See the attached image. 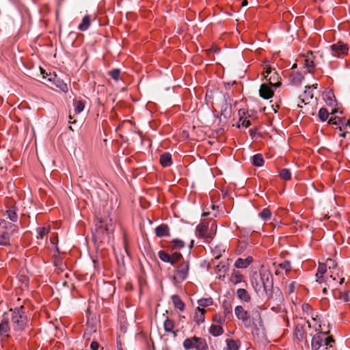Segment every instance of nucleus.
Segmentation results:
<instances>
[{
  "label": "nucleus",
  "instance_id": "obj_1",
  "mask_svg": "<svg viewBox=\"0 0 350 350\" xmlns=\"http://www.w3.org/2000/svg\"><path fill=\"white\" fill-rule=\"evenodd\" d=\"M28 317L23 306L10 309L3 313L0 322V336L8 338L10 333L18 338L28 326Z\"/></svg>",
  "mask_w": 350,
  "mask_h": 350
},
{
  "label": "nucleus",
  "instance_id": "obj_2",
  "mask_svg": "<svg viewBox=\"0 0 350 350\" xmlns=\"http://www.w3.org/2000/svg\"><path fill=\"white\" fill-rule=\"evenodd\" d=\"M183 345L185 350H208L206 340L196 336L186 338Z\"/></svg>",
  "mask_w": 350,
  "mask_h": 350
},
{
  "label": "nucleus",
  "instance_id": "obj_3",
  "mask_svg": "<svg viewBox=\"0 0 350 350\" xmlns=\"http://www.w3.org/2000/svg\"><path fill=\"white\" fill-rule=\"evenodd\" d=\"M189 261H183L175 269L174 271L173 282L174 285L180 284L187 279L189 275Z\"/></svg>",
  "mask_w": 350,
  "mask_h": 350
},
{
  "label": "nucleus",
  "instance_id": "obj_4",
  "mask_svg": "<svg viewBox=\"0 0 350 350\" xmlns=\"http://www.w3.org/2000/svg\"><path fill=\"white\" fill-rule=\"evenodd\" d=\"M334 342L332 336H327V332H320L312 337L311 348L312 350H319L323 345L332 347L331 343Z\"/></svg>",
  "mask_w": 350,
  "mask_h": 350
},
{
  "label": "nucleus",
  "instance_id": "obj_5",
  "mask_svg": "<svg viewBox=\"0 0 350 350\" xmlns=\"http://www.w3.org/2000/svg\"><path fill=\"white\" fill-rule=\"evenodd\" d=\"M114 221L111 217L100 218L96 224V233L98 234H102L103 237L112 233L114 230Z\"/></svg>",
  "mask_w": 350,
  "mask_h": 350
},
{
  "label": "nucleus",
  "instance_id": "obj_6",
  "mask_svg": "<svg viewBox=\"0 0 350 350\" xmlns=\"http://www.w3.org/2000/svg\"><path fill=\"white\" fill-rule=\"evenodd\" d=\"M41 74L43 78L46 79V81L49 82L51 85H54L56 88L64 92H68V86L63 80L55 74H48L44 70L40 68Z\"/></svg>",
  "mask_w": 350,
  "mask_h": 350
},
{
  "label": "nucleus",
  "instance_id": "obj_7",
  "mask_svg": "<svg viewBox=\"0 0 350 350\" xmlns=\"http://www.w3.org/2000/svg\"><path fill=\"white\" fill-rule=\"evenodd\" d=\"M265 70L262 73L264 78L269 83L273 88H278L281 85L280 76L275 70L272 69L269 66L267 65L264 68Z\"/></svg>",
  "mask_w": 350,
  "mask_h": 350
},
{
  "label": "nucleus",
  "instance_id": "obj_8",
  "mask_svg": "<svg viewBox=\"0 0 350 350\" xmlns=\"http://www.w3.org/2000/svg\"><path fill=\"white\" fill-rule=\"evenodd\" d=\"M216 226L214 224L211 225V229H208V224L207 223H200L199 224L196 230V233L197 237L205 239H208L213 238V235L215 234Z\"/></svg>",
  "mask_w": 350,
  "mask_h": 350
},
{
  "label": "nucleus",
  "instance_id": "obj_9",
  "mask_svg": "<svg viewBox=\"0 0 350 350\" xmlns=\"http://www.w3.org/2000/svg\"><path fill=\"white\" fill-rule=\"evenodd\" d=\"M331 53L334 57L343 58L348 54L349 46L347 44L338 42L330 46Z\"/></svg>",
  "mask_w": 350,
  "mask_h": 350
},
{
  "label": "nucleus",
  "instance_id": "obj_10",
  "mask_svg": "<svg viewBox=\"0 0 350 350\" xmlns=\"http://www.w3.org/2000/svg\"><path fill=\"white\" fill-rule=\"evenodd\" d=\"M326 271L327 265H325V263H319L317 269V273L316 274L317 282H318L319 283H322L325 282L323 275L326 272ZM336 278L333 277L332 275H330L329 278H326L325 282L328 286H334L332 282H334Z\"/></svg>",
  "mask_w": 350,
  "mask_h": 350
},
{
  "label": "nucleus",
  "instance_id": "obj_11",
  "mask_svg": "<svg viewBox=\"0 0 350 350\" xmlns=\"http://www.w3.org/2000/svg\"><path fill=\"white\" fill-rule=\"evenodd\" d=\"M234 314L239 320H241L246 327L250 326V315L248 312L245 310L242 306H237L234 308Z\"/></svg>",
  "mask_w": 350,
  "mask_h": 350
},
{
  "label": "nucleus",
  "instance_id": "obj_12",
  "mask_svg": "<svg viewBox=\"0 0 350 350\" xmlns=\"http://www.w3.org/2000/svg\"><path fill=\"white\" fill-rule=\"evenodd\" d=\"M345 118L335 116L328 120V124L338 126V129L341 132L340 135L342 137H346L348 132L345 131Z\"/></svg>",
  "mask_w": 350,
  "mask_h": 350
},
{
  "label": "nucleus",
  "instance_id": "obj_13",
  "mask_svg": "<svg viewBox=\"0 0 350 350\" xmlns=\"http://www.w3.org/2000/svg\"><path fill=\"white\" fill-rule=\"evenodd\" d=\"M259 95L261 98L267 100L273 96L274 92L271 87L266 83H262L259 89Z\"/></svg>",
  "mask_w": 350,
  "mask_h": 350
},
{
  "label": "nucleus",
  "instance_id": "obj_14",
  "mask_svg": "<svg viewBox=\"0 0 350 350\" xmlns=\"http://www.w3.org/2000/svg\"><path fill=\"white\" fill-rule=\"evenodd\" d=\"M206 310L204 308L198 307L195 310V314L193 317V321L198 324L200 325L204 322L205 316L204 314Z\"/></svg>",
  "mask_w": 350,
  "mask_h": 350
},
{
  "label": "nucleus",
  "instance_id": "obj_15",
  "mask_svg": "<svg viewBox=\"0 0 350 350\" xmlns=\"http://www.w3.org/2000/svg\"><path fill=\"white\" fill-rule=\"evenodd\" d=\"M252 325L255 327L262 325V320L260 312L257 309H254L252 312Z\"/></svg>",
  "mask_w": 350,
  "mask_h": 350
},
{
  "label": "nucleus",
  "instance_id": "obj_16",
  "mask_svg": "<svg viewBox=\"0 0 350 350\" xmlns=\"http://www.w3.org/2000/svg\"><path fill=\"white\" fill-rule=\"evenodd\" d=\"M253 259L249 256L245 259L239 258L234 262V267L238 269L247 268L252 262Z\"/></svg>",
  "mask_w": 350,
  "mask_h": 350
},
{
  "label": "nucleus",
  "instance_id": "obj_17",
  "mask_svg": "<svg viewBox=\"0 0 350 350\" xmlns=\"http://www.w3.org/2000/svg\"><path fill=\"white\" fill-rule=\"evenodd\" d=\"M260 282L263 286L264 291L267 293L269 288L272 286V281L269 280V273H260Z\"/></svg>",
  "mask_w": 350,
  "mask_h": 350
},
{
  "label": "nucleus",
  "instance_id": "obj_18",
  "mask_svg": "<svg viewBox=\"0 0 350 350\" xmlns=\"http://www.w3.org/2000/svg\"><path fill=\"white\" fill-rule=\"evenodd\" d=\"M155 234L158 237L170 235V228L166 224H161L155 228Z\"/></svg>",
  "mask_w": 350,
  "mask_h": 350
},
{
  "label": "nucleus",
  "instance_id": "obj_19",
  "mask_svg": "<svg viewBox=\"0 0 350 350\" xmlns=\"http://www.w3.org/2000/svg\"><path fill=\"white\" fill-rule=\"evenodd\" d=\"M237 296L241 301L248 303L251 301V296L245 288H238L237 291Z\"/></svg>",
  "mask_w": 350,
  "mask_h": 350
},
{
  "label": "nucleus",
  "instance_id": "obj_20",
  "mask_svg": "<svg viewBox=\"0 0 350 350\" xmlns=\"http://www.w3.org/2000/svg\"><path fill=\"white\" fill-rule=\"evenodd\" d=\"M160 163L164 167L170 166L172 164L171 154L169 152H164L161 154Z\"/></svg>",
  "mask_w": 350,
  "mask_h": 350
},
{
  "label": "nucleus",
  "instance_id": "obj_21",
  "mask_svg": "<svg viewBox=\"0 0 350 350\" xmlns=\"http://www.w3.org/2000/svg\"><path fill=\"white\" fill-rule=\"evenodd\" d=\"M226 347L223 350H239L241 347V343L239 340L233 339H227Z\"/></svg>",
  "mask_w": 350,
  "mask_h": 350
},
{
  "label": "nucleus",
  "instance_id": "obj_22",
  "mask_svg": "<svg viewBox=\"0 0 350 350\" xmlns=\"http://www.w3.org/2000/svg\"><path fill=\"white\" fill-rule=\"evenodd\" d=\"M230 113L231 104L226 100L225 103L221 106L220 116H224V118L228 119L230 117Z\"/></svg>",
  "mask_w": 350,
  "mask_h": 350
},
{
  "label": "nucleus",
  "instance_id": "obj_23",
  "mask_svg": "<svg viewBox=\"0 0 350 350\" xmlns=\"http://www.w3.org/2000/svg\"><path fill=\"white\" fill-rule=\"evenodd\" d=\"M243 275L237 271L234 270L230 278V282L236 285L241 283L243 280Z\"/></svg>",
  "mask_w": 350,
  "mask_h": 350
},
{
  "label": "nucleus",
  "instance_id": "obj_24",
  "mask_svg": "<svg viewBox=\"0 0 350 350\" xmlns=\"http://www.w3.org/2000/svg\"><path fill=\"white\" fill-rule=\"evenodd\" d=\"M172 301L175 306V308H178L180 311L184 310L185 309V304L180 299V296L178 295H173L172 296Z\"/></svg>",
  "mask_w": 350,
  "mask_h": 350
},
{
  "label": "nucleus",
  "instance_id": "obj_25",
  "mask_svg": "<svg viewBox=\"0 0 350 350\" xmlns=\"http://www.w3.org/2000/svg\"><path fill=\"white\" fill-rule=\"evenodd\" d=\"M209 333L213 336H219L224 333V329L219 325L212 324L209 328Z\"/></svg>",
  "mask_w": 350,
  "mask_h": 350
},
{
  "label": "nucleus",
  "instance_id": "obj_26",
  "mask_svg": "<svg viewBox=\"0 0 350 350\" xmlns=\"http://www.w3.org/2000/svg\"><path fill=\"white\" fill-rule=\"evenodd\" d=\"M0 245H10V234L8 232H3L0 234Z\"/></svg>",
  "mask_w": 350,
  "mask_h": 350
},
{
  "label": "nucleus",
  "instance_id": "obj_27",
  "mask_svg": "<svg viewBox=\"0 0 350 350\" xmlns=\"http://www.w3.org/2000/svg\"><path fill=\"white\" fill-rule=\"evenodd\" d=\"M313 98V93L312 90L307 89L304 91L303 95L300 96V101L301 103L307 104L310 99Z\"/></svg>",
  "mask_w": 350,
  "mask_h": 350
},
{
  "label": "nucleus",
  "instance_id": "obj_28",
  "mask_svg": "<svg viewBox=\"0 0 350 350\" xmlns=\"http://www.w3.org/2000/svg\"><path fill=\"white\" fill-rule=\"evenodd\" d=\"M304 77L300 72H293L290 76L291 83L297 85L301 83Z\"/></svg>",
  "mask_w": 350,
  "mask_h": 350
},
{
  "label": "nucleus",
  "instance_id": "obj_29",
  "mask_svg": "<svg viewBox=\"0 0 350 350\" xmlns=\"http://www.w3.org/2000/svg\"><path fill=\"white\" fill-rule=\"evenodd\" d=\"M264 159L261 154H256L252 157V164L256 167H261L264 165Z\"/></svg>",
  "mask_w": 350,
  "mask_h": 350
},
{
  "label": "nucleus",
  "instance_id": "obj_30",
  "mask_svg": "<svg viewBox=\"0 0 350 350\" xmlns=\"http://www.w3.org/2000/svg\"><path fill=\"white\" fill-rule=\"evenodd\" d=\"M163 326H164V330L166 332H172V333H174V335H176V333L174 332H173V329L174 328V322L173 320L170 319L169 318H167L164 322Z\"/></svg>",
  "mask_w": 350,
  "mask_h": 350
},
{
  "label": "nucleus",
  "instance_id": "obj_31",
  "mask_svg": "<svg viewBox=\"0 0 350 350\" xmlns=\"http://www.w3.org/2000/svg\"><path fill=\"white\" fill-rule=\"evenodd\" d=\"M73 106L75 107V113H80L82 112L85 107L84 102L81 100H74Z\"/></svg>",
  "mask_w": 350,
  "mask_h": 350
},
{
  "label": "nucleus",
  "instance_id": "obj_32",
  "mask_svg": "<svg viewBox=\"0 0 350 350\" xmlns=\"http://www.w3.org/2000/svg\"><path fill=\"white\" fill-rule=\"evenodd\" d=\"M90 25V19L89 16L86 15L85 16L83 19L81 24H79L78 28L81 31H86Z\"/></svg>",
  "mask_w": 350,
  "mask_h": 350
},
{
  "label": "nucleus",
  "instance_id": "obj_33",
  "mask_svg": "<svg viewBox=\"0 0 350 350\" xmlns=\"http://www.w3.org/2000/svg\"><path fill=\"white\" fill-rule=\"evenodd\" d=\"M184 246H185L184 241L180 239H173L170 243V247L173 250H180V249L183 248Z\"/></svg>",
  "mask_w": 350,
  "mask_h": 350
},
{
  "label": "nucleus",
  "instance_id": "obj_34",
  "mask_svg": "<svg viewBox=\"0 0 350 350\" xmlns=\"http://www.w3.org/2000/svg\"><path fill=\"white\" fill-rule=\"evenodd\" d=\"M213 303V299L211 297L208 298H202L198 301V307L204 308L211 306Z\"/></svg>",
  "mask_w": 350,
  "mask_h": 350
},
{
  "label": "nucleus",
  "instance_id": "obj_35",
  "mask_svg": "<svg viewBox=\"0 0 350 350\" xmlns=\"http://www.w3.org/2000/svg\"><path fill=\"white\" fill-rule=\"evenodd\" d=\"M8 217L13 222H15L18 219V215L16 213V211L15 208H10L6 211Z\"/></svg>",
  "mask_w": 350,
  "mask_h": 350
},
{
  "label": "nucleus",
  "instance_id": "obj_36",
  "mask_svg": "<svg viewBox=\"0 0 350 350\" xmlns=\"http://www.w3.org/2000/svg\"><path fill=\"white\" fill-rule=\"evenodd\" d=\"M159 258L165 262L172 263L171 261L170 254L164 250H161L158 252Z\"/></svg>",
  "mask_w": 350,
  "mask_h": 350
},
{
  "label": "nucleus",
  "instance_id": "obj_37",
  "mask_svg": "<svg viewBox=\"0 0 350 350\" xmlns=\"http://www.w3.org/2000/svg\"><path fill=\"white\" fill-rule=\"evenodd\" d=\"M318 116L322 122H325L329 117V112L326 108L322 107L319 109Z\"/></svg>",
  "mask_w": 350,
  "mask_h": 350
},
{
  "label": "nucleus",
  "instance_id": "obj_38",
  "mask_svg": "<svg viewBox=\"0 0 350 350\" xmlns=\"http://www.w3.org/2000/svg\"><path fill=\"white\" fill-rule=\"evenodd\" d=\"M36 238L42 239L49 232V230L45 227H39L36 229Z\"/></svg>",
  "mask_w": 350,
  "mask_h": 350
},
{
  "label": "nucleus",
  "instance_id": "obj_39",
  "mask_svg": "<svg viewBox=\"0 0 350 350\" xmlns=\"http://www.w3.org/2000/svg\"><path fill=\"white\" fill-rule=\"evenodd\" d=\"M0 226L5 229H11L12 233L16 232L18 231V227L16 225L5 221H3L1 223H0Z\"/></svg>",
  "mask_w": 350,
  "mask_h": 350
},
{
  "label": "nucleus",
  "instance_id": "obj_40",
  "mask_svg": "<svg viewBox=\"0 0 350 350\" xmlns=\"http://www.w3.org/2000/svg\"><path fill=\"white\" fill-rule=\"evenodd\" d=\"M304 64H305L308 72H311L313 70V69L314 68V63L313 60L309 56H308L305 59Z\"/></svg>",
  "mask_w": 350,
  "mask_h": 350
},
{
  "label": "nucleus",
  "instance_id": "obj_41",
  "mask_svg": "<svg viewBox=\"0 0 350 350\" xmlns=\"http://www.w3.org/2000/svg\"><path fill=\"white\" fill-rule=\"evenodd\" d=\"M259 216L263 219V220H267L271 218V211L267 208H263L262 211L259 213Z\"/></svg>",
  "mask_w": 350,
  "mask_h": 350
},
{
  "label": "nucleus",
  "instance_id": "obj_42",
  "mask_svg": "<svg viewBox=\"0 0 350 350\" xmlns=\"http://www.w3.org/2000/svg\"><path fill=\"white\" fill-rule=\"evenodd\" d=\"M280 176L284 180H288L291 178V173L288 169L284 168L280 172Z\"/></svg>",
  "mask_w": 350,
  "mask_h": 350
},
{
  "label": "nucleus",
  "instance_id": "obj_43",
  "mask_svg": "<svg viewBox=\"0 0 350 350\" xmlns=\"http://www.w3.org/2000/svg\"><path fill=\"white\" fill-rule=\"evenodd\" d=\"M170 257L172 262V263H170L172 265H174L183 258V256L180 252H174L170 255Z\"/></svg>",
  "mask_w": 350,
  "mask_h": 350
},
{
  "label": "nucleus",
  "instance_id": "obj_44",
  "mask_svg": "<svg viewBox=\"0 0 350 350\" xmlns=\"http://www.w3.org/2000/svg\"><path fill=\"white\" fill-rule=\"evenodd\" d=\"M109 75L113 79L118 81L120 79V70L118 68H113L109 72Z\"/></svg>",
  "mask_w": 350,
  "mask_h": 350
},
{
  "label": "nucleus",
  "instance_id": "obj_45",
  "mask_svg": "<svg viewBox=\"0 0 350 350\" xmlns=\"http://www.w3.org/2000/svg\"><path fill=\"white\" fill-rule=\"evenodd\" d=\"M223 308L224 310V314L225 316H228V314H230L232 312V306L230 304L228 303L227 301H224L223 303Z\"/></svg>",
  "mask_w": 350,
  "mask_h": 350
},
{
  "label": "nucleus",
  "instance_id": "obj_46",
  "mask_svg": "<svg viewBox=\"0 0 350 350\" xmlns=\"http://www.w3.org/2000/svg\"><path fill=\"white\" fill-rule=\"evenodd\" d=\"M250 125V121L247 120V118H244L243 117H240L239 120L238 127L242 126L245 128L249 127Z\"/></svg>",
  "mask_w": 350,
  "mask_h": 350
},
{
  "label": "nucleus",
  "instance_id": "obj_47",
  "mask_svg": "<svg viewBox=\"0 0 350 350\" xmlns=\"http://www.w3.org/2000/svg\"><path fill=\"white\" fill-rule=\"evenodd\" d=\"M213 321L214 323H216L218 325H221L224 323L225 320L222 318V317L220 315V314H215L213 316Z\"/></svg>",
  "mask_w": 350,
  "mask_h": 350
},
{
  "label": "nucleus",
  "instance_id": "obj_48",
  "mask_svg": "<svg viewBox=\"0 0 350 350\" xmlns=\"http://www.w3.org/2000/svg\"><path fill=\"white\" fill-rule=\"evenodd\" d=\"M279 267L286 271H290L291 269V265L288 260H285L282 263H280Z\"/></svg>",
  "mask_w": 350,
  "mask_h": 350
},
{
  "label": "nucleus",
  "instance_id": "obj_49",
  "mask_svg": "<svg viewBox=\"0 0 350 350\" xmlns=\"http://www.w3.org/2000/svg\"><path fill=\"white\" fill-rule=\"evenodd\" d=\"M96 332V329L93 326L91 327H88L84 332L83 337L86 338L87 339H90V336L91 334L93 332Z\"/></svg>",
  "mask_w": 350,
  "mask_h": 350
},
{
  "label": "nucleus",
  "instance_id": "obj_50",
  "mask_svg": "<svg viewBox=\"0 0 350 350\" xmlns=\"http://www.w3.org/2000/svg\"><path fill=\"white\" fill-rule=\"evenodd\" d=\"M252 284L256 293L260 291L262 285L258 283L256 279L252 280Z\"/></svg>",
  "mask_w": 350,
  "mask_h": 350
},
{
  "label": "nucleus",
  "instance_id": "obj_51",
  "mask_svg": "<svg viewBox=\"0 0 350 350\" xmlns=\"http://www.w3.org/2000/svg\"><path fill=\"white\" fill-rule=\"evenodd\" d=\"M325 265H327V267H328L329 269H334L336 267V265H337V264L335 262V260H332L331 258H327V259Z\"/></svg>",
  "mask_w": 350,
  "mask_h": 350
},
{
  "label": "nucleus",
  "instance_id": "obj_52",
  "mask_svg": "<svg viewBox=\"0 0 350 350\" xmlns=\"http://www.w3.org/2000/svg\"><path fill=\"white\" fill-rule=\"evenodd\" d=\"M221 250H220V247H215L213 252H214V255H215V258L217 259L220 257L221 256Z\"/></svg>",
  "mask_w": 350,
  "mask_h": 350
},
{
  "label": "nucleus",
  "instance_id": "obj_53",
  "mask_svg": "<svg viewBox=\"0 0 350 350\" xmlns=\"http://www.w3.org/2000/svg\"><path fill=\"white\" fill-rule=\"evenodd\" d=\"M99 347V344L96 341H92L90 345V348L92 350H98Z\"/></svg>",
  "mask_w": 350,
  "mask_h": 350
},
{
  "label": "nucleus",
  "instance_id": "obj_54",
  "mask_svg": "<svg viewBox=\"0 0 350 350\" xmlns=\"http://www.w3.org/2000/svg\"><path fill=\"white\" fill-rule=\"evenodd\" d=\"M302 310L304 312H308L311 310V307L308 304H304L302 305Z\"/></svg>",
  "mask_w": 350,
  "mask_h": 350
},
{
  "label": "nucleus",
  "instance_id": "obj_55",
  "mask_svg": "<svg viewBox=\"0 0 350 350\" xmlns=\"http://www.w3.org/2000/svg\"><path fill=\"white\" fill-rule=\"evenodd\" d=\"M294 287H295V283L294 282L291 283L290 285L288 286V291L290 293H292L294 291Z\"/></svg>",
  "mask_w": 350,
  "mask_h": 350
},
{
  "label": "nucleus",
  "instance_id": "obj_56",
  "mask_svg": "<svg viewBox=\"0 0 350 350\" xmlns=\"http://www.w3.org/2000/svg\"><path fill=\"white\" fill-rule=\"evenodd\" d=\"M306 88L310 89L312 90H314V89H317V83L313 84L312 85H307V86H306Z\"/></svg>",
  "mask_w": 350,
  "mask_h": 350
},
{
  "label": "nucleus",
  "instance_id": "obj_57",
  "mask_svg": "<svg viewBox=\"0 0 350 350\" xmlns=\"http://www.w3.org/2000/svg\"><path fill=\"white\" fill-rule=\"evenodd\" d=\"M347 126L350 128V118L349 120H348L347 122H345V129Z\"/></svg>",
  "mask_w": 350,
  "mask_h": 350
},
{
  "label": "nucleus",
  "instance_id": "obj_58",
  "mask_svg": "<svg viewBox=\"0 0 350 350\" xmlns=\"http://www.w3.org/2000/svg\"><path fill=\"white\" fill-rule=\"evenodd\" d=\"M69 119H70V120H69V123H70V124H74V123H75V122H76V120H74L73 121H71V120L72 119V116H71V115H70V116H69Z\"/></svg>",
  "mask_w": 350,
  "mask_h": 350
},
{
  "label": "nucleus",
  "instance_id": "obj_59",
  "mask_svg": "<svg viewBox=\"0 0 350 350\" xmlns=\"http://www.w3.org/2000/svg\"><path fill=\"white\" fill-rule=\"evenodd\" d=\"M341 298H342V299H343V300H344L345 301H348V297H347V295H342V296L341 297Z\"/></svg>",
  "mask_w": 350,
  "mask_h": 350
},
{
  "label": "nucleus",
  "instance_id": "obj_60",
  "mask_svg": "<svg viewBox=\"0 0 350 350\" xmlns=\"http://www.w3.org/2000/svg\"><path fill=\"white\" fill-rule=\"evenodd\" d=\"M246 5H247V0L243 1L242 6H246Z\"/></svg>",
  "mask_w": 350,
  "mask_h": 350
},
{
  "label": "nucleus",
  "instance_id": "obj_61",
  "mask_svg": "<svg viewBox=\"0 0 350 350\" xmlns=\"http://www.w3.org/2000/svg\"><path fill=\"white\" fill-rule=\"evenodd\" d=\"M93 263H94V268L96 269L97 268V261L94 260Z\"/></svg>",
  "mask_w": 350,
  "mask_h": 350
},
{
  "label": "nucleus",
  "instance_id": "obj_62",
  "mask_svg": "<svg viewBox=\"0 0 350 350\" xmlns=\"http://www.w3.org/2000/svg\"><path fill=\"white\" fill-rule=\"evenodd\" d=\"M323 293L324 294H327V288H326V287H324V288H323Z\"/></svg>",
  "mask_w": 350,
  "mask_h": 350
},
{
  "label": "nucleus",
  "instance_id": "obj_63",
  "mask_svg": "<svg viewBox=\"0 0 350 350\" xmlns=\"http://www.w3.org/2000/svg\"><path fill=\"white\" fill-rule=\"evenodd\" d=\"M193 241H191V244H190V245H189V247H190V248H192V247H193Z\"/></svg>",
  "mask_w": 350,
  "mask_h": 350
},
{
  "label": "nucleus",
  "instance_id": "obj_64",
  "mask_svg": "<svg viewBox=\"0 0 350 350\" xmlns=\"http://www.w3.org/2000/svg\"><path fill=\"white\" fill-rule=\"evenodd\" d=\"M344 280H345V278H340V284H342V283L344 282Z\"/></svg>",
  "mask_w": 350,
  "mask_h": 350
}]
</instances>
